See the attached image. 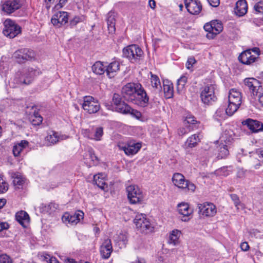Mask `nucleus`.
I'll list each match as a JSON object with an SVG mask.
<instances>
[{"label":"nucleus","instance_id":"1","mask_svg":"<svg viewBox=\"0 0 263 263\" xmlns=\"http://www.w3.org/2000/svg\"><path fill=\"white\" fill-rule=\"evenodd\" d=\"M228 105L226 112L230 115L235 113L241 104V92L237 89L233 88L229 91L228 97Z\"/></svg>","mask_w":263,"mask_h":263},{"label":"nucleus","instance_id":"2","mask_svg":"<svg viewBox=\"0 0 263 263\" xmlns=\"http://www.w3.org/2000/svg\"><path fill=\"white\" fill-rule=\"evenodd\" d=\"M143 54V51L137 45H129L123 49V57L128 59L132 63L139 61Z\"/></svg>","mask_w":263,"mask_h":263},{"label":"nucleus","instance_id":"3","mask_svg":"<svg viewBox=\"0 0 263 263\" xmlns=\"http://www.w3.org/2000/svg\"><path fill=\"white\" fill-rule=\"evenodd\" d=\"M172 182L178 188L187 189L191 192H194L196 189L195 185L189 180H186L184 176L180 173H176L173 175Z\"/></svg>","mask_w":263,"mask_h":263},{"label":"nucleus","instance_id":"4","mask_svg":"<svg viewBox=\"0 0 263 263\" xmlns=\"http://www.w3.org/2000/svg\"><path fill=\"white\" fill-rule=\"evenodd\" d=\"M134 223L137 229L141 233H147L153 230V227L144 214L137 215L134 219Z\"/></svg>","mask_w":263,"mask_h":263},{"label":"nucleus","instance_id":"5","mask_svg":"<svg viewBox=\"0 0 263 263\" xmlns=\"http://www.w3.org/2000/svg\"><path fill=\"white\" fill-rule=\"evenodd\" d=\"M128 199L132 204L141 203L144 199L142 192L137 185H131L126 187Z\"/></svg>","mask_w":263,"mask_h":263},{"label":"nucleus","instance_id":"6","mask_svg":"<svg viewBox=\"0 0 263 263\" xmlns=\"http://www.w3.org/2000/svg\"><path fill=\"white\" fill-rule=\"evenodd\" d=\"M4 34L10 38H14L21 32V28L14 21L10 19H7L4 23Z\"/></svg>","mask_w":263,"mask_h":263},{"label":"nucleus","instance_id":"7","mask_svg":"<svg viewBox=\"0 0 263 263\" xmlns=\"http://www.w3.org/2000/svg\"><path fill=\"white\" fill-rule=\"evenodd\" d=\"M141 88L140 83H129L122 89V95L125 100L132 102L135 98L137 90Z\"/></svg>","mask_w":263,"mask_h":263},{"label":"nucleus","instance_id":"8","mask_svg":"<svg viewBox=\"0 0 263 263\" xmlns=\"http://www.w3.org/2000/svg\"><path fill=\"white\" fill-rule=\"evenodd\" d=\"M82 105L83 109L90 114L96 113L100 108L98 101L89 96L83 97V102Z\"/></svg>","mask_w":263,"mask_h":263},{"label":"nucleus","instance_id":"9","mask_svg":"<svg viewBox=\"0 0 263 263\" xmlns=\"http://www.w3.org/2000/svg\"><path fill=\"white\" fill-rule=\"evenodd\" d=\"M215 86L213 85L205 86L200 93V98L205 104H210L217 100L215 95Z\"/></svg>","mask_w":263,"mask_h":263},{"label":"nucleus","instance_id":"10","mask_svg":"<svg viewBox=\"0 0 263 263\" xmlns=\"http://www.w3.org/2000/svg\"><path fill=\"white\" fill-rule=\"evenodd\" d=\"M198 213L205 217H213L216 212V206L211 202H204L198 204Z\"/></svg>","mask_w":263,"mask_h":263},{"label":"nucleus","instance_id":"11","mask_svg":"<svg viewBox=\"0 0 263 263\" xmlns=\"http://www.w3.org/2000/svg\"><path fill=\"white\" fill-rule=\"evenodd\" d=\"M245 88L248 89L251 94L257 96L261 89V83L253 78H246L244 81Z\"/></svg>","mask_w":263,"mask_h":263},{"label":"nucleus","instance_id":"12","mask_svg":"<svg viewBox=\"0 0 263 263\" xmlns=\"http://www.w3.org/2000/svg\"><path fill=\"white\" fill-rule=\"evenodd\" d=\"M149 101V98L145 91L141 85L140 89H139L136 95L135 98L132 100V103L136 104L141 107H145L148 105Z\"/></svg>","mask_w":263,"mask_h":263},{"label":"nucleus","instance_id":"13","mask_svg":"<svg viewBox=\"0 0 263 263\" xmlns=\"http://www.w3.org/2000/svg\"><path fill=\"white\" fill-rule=\"evenodd\" d=\"M13 57L18 63H24L26 61L31 60L35 57L34 52L30 49L24 48L16 51Z\"/></svg>","mask_w":263,"mask_h":263},{"label":"nucleus","instance_id":"14","mask_svg":"<svg viewBox=\"0 0 263 263\" xmlns=\"http://www.w3.org/2000/svg\"><path fill=\"white\" fill-rule=\"evenodd\" d=\"M68 13L65 11H59L55 13L51 19V23L57 27H61L68 22Z\"/></svg>","mask_w":263,"mask_h":263},{"label":"nucleus","instance_id":"15","mask_svg":"<svg viewBox=\"0 0 263 263\" xmlns=\"http://www.w3.org/2000/svg\"><path fill=\"white\" fill-rule=\"evenodd\" d=\"M187 11L193 15H197L202 10V5L198 0H184Z\"/></svg>","mask_w":263,"mask_h":263},{"label":"nucleus","instance_id":"16","mask_svg":"<svg viewBox=\"0 0 263 263\" xmlns=\"http://www.w3.org/2000/svg\"><path fill=\"white\" fill-rule=\"evenodd\" d=\"M39 74L40 71L39 69H35L30 67L25 68L23 70V80H21L20 82L25 84H29L33 81L34 78Z\"/></svg>","mask_w":263,"mask_h":263},{"label":"nucleus","instance_id":"17","mask_svg":"<svg viewBox=\"0 0 263 263\" xmlns=\"http://www.w3.org/2000/svg\"><path fill=\"white\" fill-rule=\"evenodd\" d=\"M20 0H8L2 5V10L7 14H11L21 7Z\"/></svg>","mask_w":263,"mask_h":263},{"label":"nucleus","instance_id":"18","mask_svg":"<svg viewBox=\"0 0 263 263\" xmlns=\"http://www.w3.org/2000/svg\"><path fill=\"white\" fill-rule=\"evenodd\" d=\"M178 211L180 214L183 215L182 220L183 221H188L191 218L193 213V210L190 208L187 203L185 202L178 204Z\"/></svg>","mask_w":263,"mask_h":263},{"label":"nucleus","instance_id":"19","mask_svg":"<svg viewBox=\"0 0 263 263\" xmlns=\"http://www.w3.org/2000/svg\"><path fill=\"white\" fill-rule=\"evenodd\" d=\"M242 124L243 125H246L252 133H257L263 130V124L256 120L248 119L243 121Z\"/></svg>","mask_w":263,"mask_h":263},{"label":"nucleus","instance_id":"20","mask_svg":"<svg viewBox=\"0 0 263 263\" xmlns=\"http://www.w3.org/2000/svg\"><path fill=\"white\" fill-rule=\"evenodd\" d=\"M239 61L243 64L250 65L257 61V57L252 54L251 50H247L238 57Z\"/></svg>","mask_w":263,"mask_h":263},{"label":"nucleus","instance_id":"21","mask_svg":"<svg viewBox=\"0 0 263 263\" xmlns=\"http://www.w3.org/2000/svg\"><path fill=\"white\" fill-rule=\"evenodd\" d=\"M116 16L117 14L112 11H109L106 15L107 28L109 33L112 34L115 32Z\"/></svg>","mask_w":263,"mask_h":263},{"label":"nucleus","instance_id":"22","mask_svg":"<svg viewBox=\"0 0 263 263\" xmlns=\"http://www.w3.org/2000/svg\"><path fill=\"white\" fill-rule=\"evenodd\" d=\"M120 64L118 61L111 62L107 66H106L105 72L107 76L111 78L114 77L119 70Z\"/></svg>","mask_w":263,"mask_h":263},{"label":"nucleus","instance_id":"23","mask_svg":"<svg viewBox=\"0 0 263 263\" xmlns=\"http://www.w3.org/2000/svg\"><path fill=\"white\" fill-rule=\"evenodd\" d=\"M248 6L245 0H239L236 3L235 13L239 16L244 15L247 12Z\"/></svg>","mask_w":263,"mask_h":263},{"label":"nucleus","instance_id":"24","mask_svg":"<svg viewBox=\"0 0 263 263\" xmlns=\"http://www.w3.org/2000/svg\"><path fill=\"white\" fill-rule=\"evenodd\" d=\"M141 147L140 143H133L128 144L127 145L122 147L121 148L122 149L125 153L127 155H134L136 154Z\"/></svg>","mask_w":263,"mask_h":263},{"label":"nucleus","instance_id":"25","mask_svg":"<svg viewBox=\"0 0 263 263\" xmlns=\"http://www.w3.org/2000/svg\"><path fill=\"white\" fill-rule=\"evenodd\" d=\"M15 219L24 227H26V224L28 223L30 220L28 214L24 211L16 213Z\"/></svg>","mask_w":263,"mask_h":263},{"label":"nucleus","instance_id":"26","mask_svg":"<svg viewBox=\"0 0 263 263\" xmlns=\"http://www.w3.org/2000/svg\"><path fill=\"white\" fill-rule=\"evenodd\" d=\"M29 142L27 140H22L20 142L17 143L14 145L13 148V153L15 156H18L28 146Z\"/></svg>","mask_w":263,"mask_h":263},{"label":"nucleus","instance_id":"27","mask_svg":"<svg viewBox=\"0 0 263 263\" xmlns=\"http://www.w3.org/2000/svg\"><path fill=\"white\" fill-rule=\"evenodd\" d=\"M181 235V232L178 230H173L170 234L168 242L174 246L179 243V238Z\"/></svg>","mask_w":263,"mask_h":263},{"label":"nucleus","instance_id":"28","mask_svg":"<svg viewBox=\"0 0 263 263\" xmlns=\"http://www.w3.org/2000/svg\"><path fill=\"white\" fill-rule=\"evenodd\" d=\"M93 181L99 188L103 190H105L107 188V184L106 183L101 174L95 175L93 177Z\"/></svg>","mask_w":263,"mask_h":263},{"label":"nucleus","instance_id":"29","mask_svg":"<svg viewBox=\"0 0 263 263\" xmlns=\"http://www.w3.org/2000/svg\"><path fill=\"white\" fill-rule=\"evenodd\" d=\"M199 142V134H194L188 138L185 144L187 147L192 148L196 146Z\"/></svg>","mask_w":263,"mask_h":263},{"label":"nucleus","instance_id":"30","mask_svg":"<svg viewBox=\"0 0 263 263\" xmlns=\"http://www.w3.org/2000/svg\"><path fill=\"white\" fill-rule=\"evenodd\" d=\"M106 66L100 61L96 62L92 66V71L97 74H102L105 72Z\"/></svg>","mask_w":263,"mask_h":263},{"label":"nucleus","instance_id":"31","mask_svg":"<svg viewBox=\"0 0 263 263\" xmlns=\"http://www.w3.org/2000/svg\"><path fill=\"white\" fill-rule=\"evenodd\" d=\"M46 139L50 144H54L59 141L60 137L57 132L51 130L48 133Z\"/></svg>","mask_w":263,"mask_h":263},{"label":"nucleus","instance_id":"32","mask_svg":"<svg viewBox=\"0 0 263 263\" xmlns=\"http://www.w3.org/2000/svg\"><path fill=\"white\" fill-rule=\"evenodd\" d=\"M227 115L231 116L228 112H226V109L224 107H220L216 110L214 115V118L218 121H221L224 119Z\"/></svg>","mask_w":263,"mask_h":263},{"label":"nucleus","instance_id":"33","mask_svg":"<svg viewBox=\"0 0 263 263\" xmlns=\"http://www.w3.org/2000/svg\"><path fill=\"white\" fill-rule=\"evenodd\" d=\"M115 109L116 111L119 112L127 114L131 110V107L124 102H123L121 104L118 105V106L115 107Z\"/></svg>","mask_w":263,"mask_h":263},{"label":"nucleus","instance_id":"34","mask_svg":"<svg viewBox=\"0 0 263 263\" xmlns=\"http://www.w3.org/2000/svg\"><path fill=\"white\" fill-rule=\"evenodd\" d=\"M167 84H163V91L165 96L167 98H171L173 96V87L172 84L170 82H167Z\"/></svg>","mask_w":263,"mask_h":263},{"label":"nucleus","instance_id":"35","mask_svg":"<svg viewBox=\"0 0 263 263\" xmlns=\"http://www.w3.org/2000/svg\"><path fill=\"white\" fill-rule=\"evenodd\" d=\"M212 30H213V36L219 34L222 31L223 26L221 23L217 21H214L212 22Z\"/></svg>","mask_w":263,"mask_h":263},{"label":"nucleus","instance_id":"36","mask_svg":"<svg viewBox=\"0 0 263 263\" xmlns=\"http://www.w3.org/2000/svg\"><path fill=\"white\" fill-rule=\"evenodd\" d=\"M219 146L217 157L219 159L226 158L229 154L227 145L222 144Z\"/></svg>","mask_w":263,"mask_h":263},{"label":"nucleus","instance_id":"37","mask_svg":"<svg viewBox=\"0 0 263 263\" xmlns=\"http://www.w3.org/2000/svg\"><path fill=\"white\" fill-rule=\"evenodd\" d=\"M30 120L32 125L35 126L39 125L42 122L43 118L36 113L31 117Z\"/></svg>","mask_w":263,"mask_h":263},{"label":"nucleus","instance_id":"38","mask_svg":"<svg viewBox=\"0 0 263 263\" xmlns=\"http://www.w3.org/2000/svg\"><path fill=\"white\" fill-rule=\"evenodd\" d=\"M151 83L153 87L157 88L158 86H160V81L158 77L155 74H153L152 72H151Z\"/></svg>","mask_w":263,"mask_h":263},{"label":"nucleus","instance_id":"39","mask_svg":"<svg viewBox=\"0 0 263 263\" xmlns=\"http://www.w3.org/2000/svg\"><path fill=\"white\" fill-rule=\"evenodd\" d=\"M13 183L15 186H17V187L19 188L20 186L22 185L24 183V180L21 176L18 174H15Z\"/></svg>","mask_w":263,"mask_h":263},{"label":"nucleus","instance_id":"40","mask_svg":"<svg viewBox=\"0 0 263 263\" xmlns=\"http://www.w3.org/2000/svg\"><path fill=\"white\" fill-rule=\"evenodd\" d=\"M103 134V128L102 127H97L93 134V140L99 141Z\"/></svg>","mask_w":263,"mask_h":263},{"label":"nucleus","instance_id":"41","mask_svg":"<svg viewBox=\"0 0 263 263\" xmlns=\"http://www.w3.org/2000/svg\"><path fill=\"white\" fill-rule=\"evenodd\" d=\"M187 77L183 76L178 80L177 81V89H182L184 88L185 84L187 82Z\"/></svg>","mask_w":263,"mask_h":263},{"label":"nucleus","instance_id":"42","mask_svg":"<svg viewBox=\"0 0 263 263\" xmlns=\"http://www.w3.org/2000/svg\"><path fill=\"white\" fill-rule=\"evenodd\" d=\"M230 197H231V199L232 200V201H233L235 207L237 209H239V205L241 206L243 205V204L241 203L238 196L236 194H230Z\"/></svg>","mask_w":263,"mask_h":263},{"label":"nucleus","instance_id":"43","mask_svg":"<svg viewBox=\"0 0 263 263\" xmlns=\"http://www.w3.org/2000/svg\"><path fill=\"white\" fill-rule=\"evenodd\" d=\"M212 22L209 23H206L204 26V30L208 32L209 33L207 34L208 37H211L213 38L214 36H213V30H212Z\"/></svg>","mask_w":263,"mask_h":263},{"label":"nucleus","instance_id":"44","mask_svg":"<svg viewBox=\"0 0 263 263\" xmlns=\"http://www.w3.org/2000/svg\"><path fill=\"white\" fill-rule=\"evenodd\" d=\"M8 189L7 183L0 177V193L6 192Z\"/></svg>","mask_w":263,"mask_h":263},{"label":"nucleus","instance_id":"45","mask_svg":"<svg viewBox=\"0 0 263 263\" xmlns=\"http://www.w3.org/2000/svg\"><path fill=\"white\" fill-rule=\"evenodd\" d=\"M112 250L100 248V253L103 258L107 259L109 257Z\"/></svg>","mask_w":263,"mask_h":263},{"label":"nucleus","instance_id":"46","mask_svg":"<svg viewBox=\"0 0 263 263\" xmlns=\"http://www.w3.org/2000/svg\"><path fill=\"white\" fill-rule=\"evenodd\" d=\"M112 102L115 107L118 106V105L121 104L123 101H121V98L119 94L114 93L112 97Z\"/></svg>","mask_w":263,"mask_h":263},{"label":"nucleus","instance_id":"47","mask_svg":"<svg viewBox=\"0 0 263 263\" xmlns=\"http://www.w3.org/2000/svg\"><path fill=\"white\" fill-rule=\"evenodd\" d=\"M254 10L256 13H263V1H260L254 6Z\"/></svg>","mask_w":263,"mask_h":263},{"label":"nucleus","instance_id":"48","mask_svg":"<svg viewBox=\"0 0 263 263\" xmlns=\"http://www.w3.org/2000/svg\"><path fill=\"white\" fill-rule=\"evenodd\" d=\"M0 263H12L10 257L6 254L0 255Z\"/></svg>","mask_w":263,"mask_h":263},{"label":"nucleus","instance_id":"49","mask_svg":"<svg viewBox=\"0 0 263 263\" xmlns=\"http://www.w3.org/2000/svg\"><path fill=\"white\" fill-rule=\"evenodd\" d=\"M196 62L195 58L193 57H191L188 58L187 62L186 63V67L188 69H191L194 64Z\"/></svg>","mask_w":263,"mask_h":263},{"label":"nucleus","instance_id":"50","mask_svg":"<svg viewBox=\"0 0 263 263\" xmlns=\"http://www.w3.org/2000/svg\"><path fill=\"white\" fill-rule=\"evenodd\" d=\"M196 121L194 117L192 115H188L186 117L184 122V124H194Z\"/></svg>","mask_w":263,"mask_h":263},{"label":"nucleus","instance_id":"51","mask_svg":"<svg viewBox=\"0 0 263 263\" xmlns=\"http://www.w3.org/2000/svg\"><path fill=\"white\" fill-rule=\"evenodd\" d=\"M101 248H103L104 249H109L110 250H112V245L111 243V241L110 239H106L103 243L102 245L101 246Z\"/></svg>","mask_w":263,"mask_h":263},{"label":"nucleus","instance_id":"52","mask_svg":"<svg viewBox=\"0 0 263 263\" xmlns=\"http://www.w3.org/2000/svg\"><path fill=\"white\" fill-rule=\"evenodd\" d=\"M83 134L84 136L89 139H93V134L91 132L90 129H85L83 132Z\"/></svg>","mask_w":263,"mask_h":263},{"label":"nucleus","instance_id":"53","mask_svg":"<svg viewBox=\"0 0 263 263\" xmlns=\"http://www.w3.org/2000/svg\"><path fill=\"white\" fill-rule=\"evenodd\" d=\"M132 115H133L134 117L136 118L137 119H139L141 117V114L140 112L138 111L137 110L131 108V110L128 113Z\"/></svg>","mask_w":263,"mask_h":263},{"label":"nucleus","instance_id":"54","mask_svg":"<svg viewBox=\"0 0 263 263\" xmlns=\"http://www.w3.org/2000/svg\"><path fill=\"white\" fill-rule=\"evenodd\" d=\"M209 4L213 7H217L219 5V0H207Z\"/></svg>","mask_w":263,"mask_h":263},{"label":"nucleus","instance_id":"55","mask_svg":"<svg viewBox=\"0 0 263 263\" xmlns=\"http://www.w3.org/2000/svg\"><path fill=\"white\" fill-rule=\"evenodd\" d=\"M189 130L187 128L181 127L178 130V133L180 136H183L189 132Z\"/></svg>","mask_w":263,"mask_h":263},{"label":"nucleus","instance_id":"56","mask_svg":"<svg viewBox=\"0 0 263 263\" xmlns=\"http://www.w3.org/2000/svg\"><path fill=\"white\" fill-rule=\"evenodd\" d=\"M9 228V225L7 222H0V232L4 230H7Z\"/></svg>","mask_w":263,"mask_h":263},{"label":"nucleus","instance_id":"57","mask_svg":"<svg viewBox=\"0 0 263 263\" xmlns=\"http://www.w3.org/2000/svg\"><path fill=\"white\" fill-rule=\"evenodd\" d=\"M76 217H75L74 214L72 215H70V217H69L70 220H69V223H71L72 224H77L78 222V219H77Z\"/></svg>","mask_w":263,"mask_h":263},{"label":"nucleus","instance_id":"58","mask_svg":"<svg viewBox=\"0 0 263 263\" xmlns=\"http://www.w3.org/2000/svg\"><path fill=\"white\" fill-rule=\"evenodd\" d=\"M75 217H77V219H78V221L79 222L81 219L83 218L84 213L82 211H79L78 213H76L74 214Z\"/></svg>","mask_w":263,"mask_h":263},{"label":"nucleus","instance_id":"59","mask_svg":"<svg viewBox=\"0 0 263 263\" xmlns=\"http://www.w3.org/2000/svg\"><path fill=\"white\" fill-rule=\"evenodd\" d=\"M240 248L242 250H243L244 251H247L249 250L250 247H249V246L248 242L245 241V242H242L241 243Z\"/></svg>","mask_w":263,"mask_h":263},{"label":"nucleus","instance_id":"60","mask_svg":"<svg viewBox=\"0 0 263 263\" xmlns=\"http://www.w3.org/2000/svg\"><path fill=\"white\" fill-rule=\"evenodd\" d=\"M69 217L70 215L69 214L65 213L62 218V221L66 223H69Z\"/></svg>","mask_w":263,"mask_h":263},{"label":"nucleus","instance_id":"61","mask_svg":"<svg viewBox=\"0 0 263 263\" xmlns=\"http://www.w3.org/2000/svg\"><path fill=\"white\" fill-rule=\"evenodd\" d=\"M251 50V52H253L254 53L256 57H257V59L259 58V55L260 54V50L258 48H257V47H255V48H252V49H250Z\"/></svg>","mask_w":263,"mask_h":263},{"label":"nucleus","instance_id":"62","mask_svg":"<svg viewBox=\"0 0 263 263\" xmlns=\"http://www.w3.org/2000/svg\"><path fill=\"white\" fill-rule=\"evenodd\" d=\"M67 2V0H60L59 3L56 5L55 7L57 9L61 8Z\"/></svg>","mask_w":263,"mask_h":263},{"label":"nucleus","instance_id":"63","mask_svg":"<svg viewBox=\"0 0 263 263\" xmlns=\"http://www.w3.org/2000/svg\"><path fill=\"white\" fill-rule=\"evenodd\" d=\"M256 153L258 155L260 158H263V148H258L256 149Z\"/></svg>","mask_w":263,"mask_h":263},{"label":"nucleus","instance_id":"64","mask_svg":"<svg viewBox=\"0 0 263 263\" xmlns=\"http://www.w3.org/2000/svg\"><path fill=\"white\" fill-rule=\"evenodd\" d=\"M148 4L149 7L153 9H154L156 7V2L154 0H149L148 2Z\"/></svg>","mask_w":263,"mask_h":263}]
</instances>
